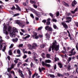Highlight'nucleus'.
<instances>
[{
    "mask_svg": "<svg viewBox=\"0 0 78 78\" xmlns=\"http://www.w3.org/2000/svg\"><path fill=\"white\" fill-rule=\"evenodd\" d=\"M7 30L9 32H10V36L11 37H13V36L16 34V33H18V31L15 27L13 28L12 31H11V27L9 26L8 27Z\"/></svg>",
    "mask_w": 78,
    "mask_h": 78,
    "instance_id": "f257e3e1",
    "label": "nucleus"
},
{
    "mask_svg": "<svg viewBox=\"0 0 78 78\" xmlns=\"http://www.w3.org/2000/svg\"><path fill=\"white\" fill-rule=\"evenodd\" d=\"M59 48V45H57V42L56 40L54 41V42L53 43L52 46V52H54L53 50L58 51Z\"/></svg>",
    "mask_w": 78,
    "mask_h": 78,
    "instance_id": "f03ea898",
    "label": "nucleus"
},
{
    "mask_svg": "<svg viewBox=\"0 0 78 78\" xmlns=\"http://www.w3.org/2000/svg\"><path fill=\"white\" fill-rule=\"evenodd\" d=\"M3 40H2L1 39L0 41V44H2L4 46L3 48L2 49V51H5V50H6V44L5 43H2V42H3Z\"/></svg>",
    "mask_w": 78,
    "mask_h": 78,
    "instance_id": "7ed1b4c3",
    "label": "nucleus"
},
{
    "mask_svg": "<svg viewBox=\"0 0 78 78\" xmlns=\"http://www.w3.org/2000/svg\"><path fill=\"white\" fill-rule=\"evenodd\" d=\"M37 47V45L36 44H33L32 45V47L30 48V50H33V49H36Z\"/></svg>",
    "mask_w": 78,
    "mask_h": 78,
    "instance_id": "20e7f679",
    "label": "nucleus"
},
{
    "mask_svg": "<svg viewBox=\"0 0 78 78\" xmlns=\"http://www.w3.org/2000/svg\"><path fill=\"white\" fill-rule=\"evenodd\" d=\"M16 23L17 24H18V25H19L20 27H21V28H23L25 27V25H23V24H22V23H20V22L19 21H16Z\"/></svg>",
    "mask_w": 78,
    "mask_h": 78,
    "instance_id": "39448f33",
    "label": "nucleus"
},
{
    "mask_svg": "<svg viewBox=\"0 0 78 78\" xmlns=\"http://www.w3.org/2000/svg\"><path fill=\"white\" fill-rule=\"evenodd\" d=\"M7 29V27L6 26L4 27V34H8V31H6V30Z\"/></svg>",
    "mask_w": 78,
    "mask_h": 78,
    "instance_id": "423d86ee",
    "label": "nucleus"
},
{
    "mask_svg": "<svg viewBox=\"0 0 78 78\" xmlns=\"http://www.w3.org/2000/svg\"><path fill=\"white\" fill-rule=\"evenodd\" d=\"M75 50V48H73L69 51V52H70V53H71L72 55H75L76 53V51H73V50Z\"/></svg>",
    "mask_w": 78,
    "mask_h": 78,
    "instance_id": "0eeeda50",
    "label": "nucleus"
},
{
    "mask_svg": "<svg viewBox=\"0 0 78 78\" xmlns=\"http://www.w3.org/2000/svg\"><path fill=\"white\" fill-rule=\"evenodd\" d=\"M26 36V37H23V39H24L25 40H27V38H29V37H30V35H28V34H25V35H23L24 36Z\"/></svg>",
    "mask_w": 78,
    "mask_h": 78,
    "instance_id": "6e6552de",
    "label": "nucleus"
},
{
    "mask_svg": "<svg viewBox=\"0 0 78 78\" xmlns=\"http://www.w3.org/2000/svg\"><path fill=\"white\" fill-rule=\"evenodd\" d=\"M18 72L20 75V76L22 78H24V76H23V74L22 73V72L20 70H19L18 71Z\"/></svg>",
    "mask_w": 78,
    "mask_h": 78,
    "instance_id": "1a4fd4ad",
    "label": "nucleus"
},
{
    "mask_svg": "<svg viewBox=\"0 0 78 78\" xmlns=\"http://www.w3.org/2000/svg\"><path fill=\"white\" fill-rule=\"evenodd\" d=\"M62 25L65 28H68V26L67 25V24L64 22H62Z\"/></svg>",
    "mask_w": 78,
    "mask_h": 78,
    "instance_id": "9d476101",
    "label": "nucleus"
},
{
    "mask_svg": "<svg viewBox=\"0 0 78 78\" xmlns=\"http://www.w3.org/2000/svg\"><path fill=\"white\" fill-rule=\"evenodd\" d=\"M38 70L40 72V73H41L42 70H45V68L44 67H42L41 69V67H39Z\"/></svg>",
    "mask_w": 78,
    "mask_h": 78,
    "instance_id": "9b49d317",
    "label": "nucleus"
},
{
    "mask_svg": "<svg viewBox=\"0 0 78 78\" xmlns=\"http://www.w3.org/2000/svg\"><path fill=\"white\" fill-rule=\"evenodd\" d=\"M76 4H77V2L75 0H74V1L72 3V6L74 7V6H75V5H76Z\"/></svg>",
    "mask_w": 78,
    "mask_h": 78,
    "instance_id": "f8f14e48",
    "label": "nucleus"
},
{
    "mask_svg": "<svg viewBox=\"0 0 78 78\" xmlns=\"http://www.w3.org/2000/svg\"><path fill=\"white\" fill-rule=\"evenodd\" d=\"M45 35L46 38L47 39H49V38L50 37V35L49 34H48V33H47L45 34Z\"/></svg>",
    "mask_w": 78,
    "mask_h": 78,
    "instance_id": "ddd939ff",
    "label": "nucleus"
},
{
    "mask_svg": "<svg viewBox=\"0 0 78 78\" xmlns=\"http://www.w3.org/2000/svg\"><path fill=\"white\" fill-rule=\"evenodd\" d=\"M17 52L19 55H17V57H20V55H20V51L19 49H17Z\"/></svg>",
    "mask_w": 78,
    "mask_h": 78,
    "instance_id": "4468645a",
    "label": "nucleus"
},
{
    "mask_svg": "<svg viewBox=\"0 0 78 78\" xmlns=\"http://www.w3.org/2000/svg\"><path fill=\"white\" fill-rule=\"evenodd\" d=\"M32 12L34 14H36L37 16H39V15L38 14V13H37V12L35 10L33 9L32 10Z\"/></svg>",
    "mask_w": 78,
    "mask_h": 78,
    "instance_id": "2eb2a0df",
    "label": "nucleus"
},
{
    "mask_svg": "<svg viewBox=\"0 0 78 78\" xmlns=\"http://www.w3.org/2000/svg\"><path fill=\"white\" fill-rule=\"evenodd\" d=\"M16 6L17 7V8H16V10H18L19 11H21V9H20V7H19L17 5H16Z\"/></svg>",
    "mask_w": 78,
    "mask_h": 78,
    "instance_id": "dca6fc26",
    "label": "nucleus"
},
{
    "mask_svg": "<svg viewBox=\"0 0 78 78\" xmlns=\"http://www.w3.org/2000/svg\"><path fill=\"white\" fill-rule=\"evenodd\" d=\"M66 20H68L69 22H72V18L70 17H67L66 18Z\"/></svg>",
    "mask_w": 78,
    "mask_h": 78,
    "instance_id": "f3484780",
    "label": "nucleus"
},
{
    "mask_svg": "<svg viewBox=\"0 0 78 78\" xmlns=\"http://www.w3.org/2000/svg\"><path fill=\"white\" fill-rule=\"evenodd\" d=\"M12 41L14 42H16L17 41H18V38H16L15 39H12Z\"/></svg>",
    "mask_w": 78,
    "mask_h": 78,
    "instance_id": "a211bd4d",
    "label": "nucleus"
},
{
    "mask_svg": "<svg viewBox=\"0 0 78 78\" xmlns=\"http://www.w3.org/2000/svg\"><path fill=\"white\" fill-rule=\"evenodd\" d=\"M45 63H50V62H51V61L49 59L45 60Z\"/></svg>",
    "mask_w": 78,
    "mask_h": 78,
    "instance_id": "6ab92c4d",
    "label": "nucleus"
},
{
    "mask_svg": "<svg viewBox=\"0 0 78 78\" xmlns=\"http://www.w3.org/2000/svg\"><path fill=\"white\" fill-rule=\"evenodd\" d=\"M63 3L64 5L66 6H67V7H69V4L67 3L64 2H63Z\"/></svg>",
    "mask_w": 78,
    "mask_h": 78,
    "instance_id": "aec40b11",
    "label": "nucleus"
},
{
    "mask_svg": "<svg viewBox=\"0 0 78 78\" xmlns=\"http://www.w3.org/2000/svg\"><path fill=\"white\" fill-rule=\"evenodd\" d=\"M58 65L59 66L60 68H62V63L59 62L58 63Z\"/></svg>",
    "mask_w": 78,
    "mask_h": 78,
    "instance_id": "412c9836",
    "label": "nucleus"
},
{
    "mask_svg": "<svg viewBox=\"0 0 78 78\" xmlns=\"http://www.w3.org/2000/svg\"><path fill=\"white\" fill-rule=\"evenodd\" d=\"M16 64H12L11 65V67L12 69H14V66H16Z\"/></svg>",
    "mask_w": 78,
    "mask_h": 78,
    "instance_id": "4be33fe9",
    "label": "nucleus"
},
{
    "mask_svg": "<svg viewBox=\"0 0 78 78\" xmlns=\"http://www.w3.org/2000/svg\"><path fill=\"white\" fill-rule=\"evenodd\" d=\"M7 75L9 76L8 78H10L12 77V76H11V74L10 73H7Z\"/></svg>",
    "mask_w": 78,
    "mask_h": 78,
    "instance_id": "5701e85b",
    "label": "nucleus"
},
{
    "mask_svg": "<svg viewBox=\"0 0 78 78\" xmlns=\"http://www.w3.org/2000/svg\"><path fill=\"white\" fill-rule=\"evenodd\" d=\"M50 56H51L50 54H47L46 57L47 58H50Z\"/></svg>",
    "mask_w": 78,
    "mask_h": 78,
    "instance_id": "b1692460",
    "label": "nucleus"
},
{
    "mask_svg": "<svg viewBox=\"0 0 78 78\" xmlns=\"http://www.w3.org/2000/svg\"><path fill=\"white\" fill-rule=\"evenodd\" d=\"M22 62H19L17 64V67H19V66L20 65H22Z\"/></svg>",
    "mask_w": 78,
    "mask_h": 78,
    "instance_id": "393cba45",
    "label": "nucleus"
},
{
    "mask_svg": "<svg viewBox=\"0 0 78 78\" xmlns=\"http://www.w3.org/2000/svg\"><path fill=\"white\" fill-rule=\"evenodd\" d=\"M48 76H50V77H51V78H55V77L54 75L49 74Z\"/></svg>",
    "mask_w": 78,
    "mask_h": 78,
    "instance_id": "a878e982",
    "label": "nucleus"
},
{
    "mask_svg": "<svg viewBox=\"0 0 78 78\" xmlns=\"http://www.w3.org/2000/svg\"><path fill=\"white\" fill-rule=\"evenodd\" d=\"M71 66L70 65H69L68 66V71H70L71 70V68H70Z\"/></svg>",
    "mask_w": 78,
    "mask_h": 78,
    "instance_id": "bb28decb",
    "label": "nucleus"
},
{
    "mask_svg": "<svg viewBox=\"0 0 78 78\" xmlns=\"http://www.w3.org/2000/svg\"><path fill=\"white\" fill-rule=\"evenodd\" d=\"M33 34V37H34L35 36H36L37 35V34L36 32H34Z\"/></svg>",
    "mask_w": 78,
    "mask_h": 78,
    "instance_id": "cd10ccee",
    "label": "nucleus"
},
{
    "mask_svg": "<svg viewBox=\"0 0 78 78\" xmlns=\"http://www.w3.org/2000/svg\"><path fill=\"white\" fill-rule=\"evenodd\" d=\"M42 66H46V63H45V62H44V61H42V62L41 63Z\"/></svg>",
    "mask_w": 78,
    "mask_h": 78,
    "instance_id": "c85d7f7f",
    "label": "nucleus"
},
{
    "mask_svg": "<svg viewBox=\"0 0 78 78\" xmlns=\"http://www.w3.org/2000/svg\"><path fill=\"white\" fill-rule=\"evenodd\" d=\"M48 31H53V29H52V28H51V27H49V28L48 29Z\"/></svg>",
    "mask_w": 78,
    "mask_h": 78,
    "instance_id": "c756f323",
    "label": "nucleus"
},
{
    "mask_svg": "<svg viewBox=\"0 0 78 78\" xmlns=\"http://www.w3.org/2000/svg\"><path fill=\"white\" fill-rule=\"evenodd\" d=\"M40 47L41 48H44V47H45V44H41L40 46Z\"/></svg>",
    "mask_w": 78,
    "mask_h": 78,
    "instance_id": "7c9ffc66",
    "label": "nucleus"
},
{
    "mask_svg": "<svg viewBox=\"0 0 78 78\" xmlns=\"http://www.w3.org/2000/svg\"><path fill=\"white\" fill-rule=\"evenodd\" d=\"M49 27V26H46L45 27V29L46 30H48Z\"/></svg>",
    "mask_w": 78,
    "mask_h": 78,
    "instance_id": "2f4dec72",
    "label": "nucleus"
},
{
    "mask_svg": "<svg viewBox=\"0 0 78 78\" xmlns=\"http://www.w3.org/2000/svg\"><path fill=\"white\" fill-rule=\"evenodd\" d=\"M57 76H58L59 77H60V76H64L63 75L59 73H57Z\"/></svg>",
    "mask_w": 78,
    "mask_h": 78,
    "instance_id": "473e14b6",
    "label": "nucleus"
},
{
    "mask_svg": "<svg viewBox=\"0 0 78 78\" xmlns=\"http://www.w3.org/2000/svg\"><path fill=\"white\" fill-rule=\"evenodd\" d=\"M12 69V68L11 67L8 68L7 69V71H8V72H10V71H11V70Z\"/></svg>",
    "mask_w": 78,
    "mask_h": 78,
    "instance_id": "72a5a7b5",
    "label": "nucleus"
},
{
    "mask_svg": "<svg viewBox=\"0 0 78 78\" xmlns=\"http://www.w3.org/2000/svg\"><path fill=\"white\" fill-rule=\"evenodd\" d=\"M19 59V58H17L15 60H14V62L16 63V64L18 62V60Z\"/></svg>",
    "mask_w": 78,
    "mask_h": 78,
    "instance_id": "f704fd0d",
    "label": "nucleus"
},
{
    "mask_svg": "<svg viewBox=\"0 0 78 78\" xmlns=\"http://www.w3.org/2000/svg\"><path fill=\"white\" fill-rule=\"evenodd\" d=\"M71 14V13H70L66 12V16H70V15Z\"/></svg>",
    "mask_w": 78,
    "mask_h": 78,
    "instance_id": "c9c22d12",
    "label": "nucleus"
},
{
    "mask_svg": "<svg viewBox=\"0 0 78 78\" xmlns=\"http://www.w3.org/2000/svg\"><path fill=\"white\" fill-rule=\"evenodd\" d=\"M10 73L12 74H13L14 76H15V73L13 71H11Z\"/></svg>",
    "mask_w": 78,
    "mask_h": 78,
    "instance_id": "e433bc0d",
    "label": "nucleus"
},
{
    "mask_svg": "<svg viewBox=\"0 0 78 78\" xmlns=\"http://www.w3.org/2000/svg\"><path fill=\"white\" fill-rule=\"evenodd\" d=\"M41 56L42 57V58H45V54H44V53H42L41 54Z\"/></svg>",
    "mask_w": 78,
    "mask_h": 78,
    "instance_id": "4c0bfd02",
    "label": "nucleus"
},
{
    "mask_svg": "<svg viewBox=\"0 0 78 78\" xmlns=\"http://www.w3.org/2000/svg\"><path fill=\"white\" fill-rule=\"evenodd\" d=\"M28 73L29 74V75L30 77H31V74H32L31 71H29Z\"/></svg>",
    "mask_w": 78,
    "mask_h": 78,
    "instance_id": "58836bf2",
    "label": "nucleus"
},
{
    "mask_svg": "<svg viewBox=\"0 0 78 78\" xmlns=\"http://www.w3.org/2000/svg\"><path fill=\"white\" fill-rule=\"evenodd\" d=\"M9 55H12V52H11V50H10L9 51Z\"/></svg>",
    "mask_w": 78,
    "mask_h": 78,
    "instance_id": "ea45409f",
    "label": "nucleus"
},
{
    "mask_svg": "<svg viewBox=\"0 0 78 78\" xmlns=\"http://www.w3.org/2000/svg\"><path fill=\"white\" fill-rule=\"evenodd\" d=\"M72 57H69L68 58V62H70V61H71V60H72Z\"/></svg>",
    "mask_w": 78,
    "mask_h": 78,
    "instance_id": "a19ab883",
    "label": "nucleus"
},
{
    "mask_svg": "<svg viewBox=\"0 0 78 78\" xmlns=\"http://www.w3.org/2000/svg\"><path fill=\"white\" fill-rule=\"evenodd\" d=\"M49 15L51 17L53 18V15L52 13H49Z\"/></svg>",
    "mask_w": 78,
    "mask_h": 78,
    "instance_id": "79ce46f5",
    "label": "nucleus"
},
{
    "mask_svg": "<svg viewBox=\"0 0 78 78\" xmlns=\"http://www.w3.org/2000/svg\"><path fill=\"white\" fill-rule=\"evenodd\" d=\"M46 25H50V21H47L46 22Z\"/></svg>",
    "mask_w": 78,
    "mask_h": 78,
    "instance_id": "37998d69",
    "label": "nucleus"
},
{
    "mask_svg": "<svg viewBox=\"0 0 78 78\" xmlns=\"http://www.w3.org/2000/svg\"><path fill=\"white\" fill-rule=\"evenodd\" d=\"M19 13H16V14H15L13 16V17H16V16H19Z\"/></svg>",
    "mask_w": 78,
    "mask_h": 78,
    "instance_id": "c03bdc74",
    "label": "nucleus"
},
{
    "mask_svg": "<svg viewBox=\"0 0 78 78\" xmlns=\"http://www.w3.org/2000/svg\"><path fill=\"white\" fill-rule=\"evenodd\" d=\"M30 3H32V4H33V3H34V4H35V3H36V2L33 1H30Z\"/></svg>",
    "mask_w": 78,
    "mask_h": 78,
    "instance_id": "a18cd8bd",
    "label": "nucleus"
},
{
    "mask_svg": "<svg viewBox=\"0 0 78 78\" xmlns=\"http://www.w3.org/2000/svg\"><path fill=\"white\" fill-rule=\"evenodd\" d=\"M13 46H14V44H11L10 46L9 47V48H12V47H13Z\"/></svg>",
    "mask_w": 78,
    "mask_h": 78,
    "instance_id": "49530a36",
    "label": "nucleus"
},
{
    "mask_svg": "<svg viewBox=\"0 0 78 78\" xmlns=\"http://www.w3.org/2000/svg\"><path fill=\"white\" fill-rule=\"evenodd\" d=\"M43 28V27H39L38 28V31H39V30H42V28Z\"/></svg>",
    "mask_w": 78,
    "mask_h": 78,
    "instance_id": "de8ad7c7",
    "label": "nucleus"
},
{
    "mask_svg": "<svg viewBox=\"0 0 78 78\" xmlns=\"http://www.w3.org/2000/svg\"><path fill=\"white\" fill-rule=\"evenodd\" d=\"M28 47H29L30 50V48H31V47H32V46L31 45V44H28Z\"/></svg>",
    "mask_w": 78,
    "mask_h": 78,
    "instance_id": "09e8293b",
    "label": "nucleus"
},
{
    "mask_svg": "<svg viewBox=\"0 0 78 78\" xmlns=\"http://www.w3.org/2000/svg\"><path fill=\"white\" fill-rule=\"evenodd\" d=\"M2 47H3V44H0V50H2Z\"/></svg>",
    "mask_w": 78,
    "mask_h": 78,
    "instance_id": "8fccbe9b",
    "label": "nucleus"
},
{
    "mask_svg": "<svg viewBox=\"0 0 78 78\" xmlns=\"http://www.w3.org/2000/svg\"><path fill=\"white\" fill-rule=\"evenodd\" d=\"M53 27L55 29H58V27H57V26H56V25H53Z\"/></svg>",
    "mask_w": 78,
    "mask_h": 78,
    "instance_id": "3c124183",
    "label": "nucleus"
},
{
    "mask_svg": "<svg viewBox=\"0 0 78 78\" xmlns=\"http://www.w3.org/2000/svg\"><path fill=\"white\" fill-rule=\"evenodd\" d=\"M46 22H47V20H44L42 21V22H43V23H44V24L46 23Z\"/></svg>",
    "mask_w": 78,
    "mask_h": 78,
    "instance_id": "603ef678",
    "label": "nucleus"
},
{
    "mask_svg": "<svg viewBox=\"0 0 78 78\" xmlns=\"http://www.w3.org/2000/svg\"><path fill=\"white\" fill-rule=\"evenodd\" d=\"M23 46V44H21L19 45V47H22Z\"/></svg>",
    "mask_w": 78,
    "mask_h": 78,
    "instance_id": "864d4df0",
    "label": "nucleus"
},
{
    "mask_svg": "<svg viewBox=\"0 0 78 78\" xmlns=\"http://www.w3.org/2000/svg\"><path fill=\"white\" fill-rule=\"evenodd\" d=\"M21 30L23 33H26V31L23 29H21Z\"/></svg>",
    "mask_w": 78,
    "mask_h": 78,
    "instance_id": "5fc2aeb1",
    "label": "nucleus"
},
{
    "mask_svg": "<svg viewBox=\"0 0 78 78\" xmlns=\"http://www.w3.org/2000/svg\"><path fill=\"white\" fill-rule=\"evenodd\" d=\"M23 66H28V64L26 63H25L23 65Z\"/></svg>",
    "mask_w": 78,
    "mask_h": 78,
    "instance_id": "6e6d98bb",
    "label": "nucleus"
},
{
    "mask_svg": "<svg viewBox=\"0 0 78 78\" xmlns=\"http://www.w3.org/2000/svg\"><path fill=\"white\" fill-rule=\"evenodd\" d=\"M64 74L66 76H69V74L68 73H64Z\"/></svg>",
    "mask_w": 78,
    "mask_h": 78,
    "instance_id": "4d7b16f0",
    "label": "nucleus"
},
{
    "mask_svg": "<svg viewBox=\"0 0 78 78\" xmlns=\"http://www.w3.org/2000/svg\"><path fill=\"white\" fill-rule=\"evenodd\" d=\"M59 16V12H58L56 13V16L57 17Z\"/></svg>",
    "mask_w": 78,
    "mask_h": 78,
    "instance_id": "13d9d810",
    "label": "nucleus"
},
{
    "mask_svg": "<svg viewBox=\"0 0 78 78\" xmlns=\"http://www.w3.org/2000/svg\"><path fill=\"white\" fill-rule=\"evenodd\" d=\"M45 66L50 67H51V65L50 64H46Z\"/></svg>",
    "mask_w": 78,
    "mask_h": 78,
    "instance_id": "bf43d9fd",
    "label": "nucleus"
},
{
    "mask_svg": "<svg viewBox=\"0 0 78 78\" xmlns=\"http://www.w3.org/2000/svg\"><path fill=\"white\" fill-rule=\"evenodd\" d=\"M62 53H64V54H66V53H67V51H62Z\"/></svg>",
    "mask_w": 78,
    "mask_h": 78,
    "instance_id": "052dcab7",
    "label": "nucleus"
},
{
    "mask_svg": "<svg viewBox=\"0 0 78 78\" xmlns=\"http://www.w3.org/2000/svg\"><path fill=\"white\" fill-rule=\"evenodd\" d=\"M51 48H52V47L50 46V48H49V51H51Z\"/></svg>",
    "mask_w": 78,
    "mask_h": 78,
    "instance_id": "680f3d73",
    "label": "nucleus"
},
{
    "mask_svg": "<svg viewBox=\"0 0 78 78\" xmlns=\"http://www.w3.org/2000/svg\"><path fill=\"white\" fill-rule=\"evenodd\" d=\"M34 37H35V39H37L39 38V36L37 35L36 36Z\"/></svg>",
    "mask_w": 78,
    "mask_h": 78,
    "instance_id": "e2e57ef3",
    "label": "nucleus"
},
{
    "mask_svg": "<svg viewBox=\"0 0 78 78\" xmlns=\"http://www.w3.org/2000/svg\"><path fill=\"white\" fill-rule=\"evenodd\" d=\"M33 6H34V8H37V5H36L35 4H34L33 5Z\"/></svg>",
    "mask_w": 78,
    "mask_h": 78,
    "instance_id": "0e129e2a",
    "label": "nucleus"
},
{
    "mask_svg": "<svg viewBox=\"0 0 78 78\" xmlns=\"http://www.w3.org/2000/svg\"><path fill=\"white\" fill-rule=\"evenodd\" d=\"M54 70H56V64H55L54 66Z\"/></svg>",
    "mask_w": 78,
    "mask_h": 78,
    "instance_id": "69168bd1",
    "label": "nucleus"
},
{
    "mask_svg": "<svg viewBox=\"0 0 78 78\" xmlns=\"http://www.w3.org/2000/svg\"><path fill=\"white\" fill-rule=\"evenodd\" d=\"M76 49H77L78 48V43H77V44H76Z\"/></svg>",
    "mask_w": 78,
    "mask_h": 78,
    "instance_id": "338daca9",
    "label": "nucleus"
},
{
    "mask_svg": "<svg viewBox=\"0 0 78 78\" xmlns=\"http://www.w3.org/2000/svg\"><path fill=\"white\" fill-rule=\"evenodd\" d=\"M30 16L32 17V18H34V16H33V15L32 14H30Z\"/></svg>",
    "mask_w": 78,
    "mask_h": 78,
    "instance_id": "774afa93",
    "label": "nucleus"
}]
</instances>
